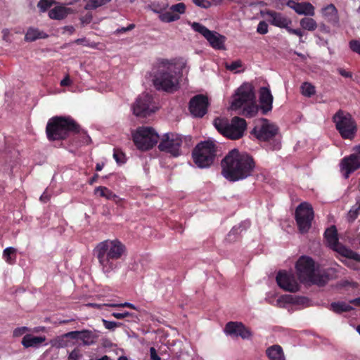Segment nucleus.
<instances>
[{
	"label": "nucleus",
	"instance_id": "obj_1",
	"mask_svg": "<svg viewBox=\"0 0 360 360\" xmlns=\"http://www.w3.org/2000/svg\"><path fill=\"white\" fill-rule=\"evenodd\" d=\"M126 251V246L119 240L108 239L98 243L93 252L102 272L109 276L121 266L120 259Z\"/></svg>",
	"mask_w": 360,
	"mask_h": 360
},
{
	"label": "nucleus",
	"instance_id": "obj_2",
	"mask_svg": "<svg viewBox=\"0 0 360 360\" xmlns=\"http://www.w3.org/2000/svg\"><path fill=\"white\" fill-rule=\"evenodd\" d=\"M255 166L251 156L233 149L221 161L222 174L231 181L244 179L252 174Z\"/></svg>",
	"mask_w": 360,
	"mask_h": 360
},
{
	"label": "nucleus",
	"instance_id": "obj_3",
	"mask_svg": "<svg viewBox=\"0 0 360 360\" xmlns=\"http://www.w3.org/2000/svg\"><path fill=\"white\" fill-rule=\"evenodd\" d=\"M153 83L158 91L173 93L179 88L175 65L168 60H158L152 68Z\"/></svg>",
	"mask_w": 360,
	"mask_h": 360
},
{
	"label": "nucleus",
	"instance_id": "obj_4",
	"mask_svg": "<svg viewBox=\"0 0 360 360\" xmlns=\"http://www.w3.org/2000/svg\"><path fill=\"white\" fill-rule=\"evenodd\" d=\"M79 124L70 116H54L49 120L46 134L50 141L65 140L79 132Z\"/></svg>",
	"mask_w": 360,
	"mask_h": 360
},
{
	"label": "nucleus",
	"instance_id": "obj_5",
	"mask_svg": "<svg viewBox=\"0 0 360 360\" xmlns=\"http://www.w3.org/2000/svg\"><path fill=\"white\" fill-rule=\"evenodd\" d=\"M214 126L224 136L231 139H238L243 136L247 124L243 118L234 117L230 123L227 119L216 118Z\"/></svg>",
	"mask_w": 360,
	"mask_h": 360
},
{
	"label": "nucleus",
	"instance_id": "obj_6",
	"mask_svg": "<svg viewBox=\"0 0 360 360\" xmlns=\"http://www.w3.org/2000/svg\"><path fill=\"white\" fill-rule=\"evenodd\" d=\"M215 156L216 146L211 141L198 143L193 150V161L200 168L210 167L213 163Z\"/></svg>",
	"mask_w": 360,
	"mask_h": 360
},
{
	"label": "nucleus",
	"instance_id": "obj_7",
	"mask_svg": "<svg viewBox=\"0 0 360 360\" xmlns=\"http://www.w3.org/2000/svg\"><path fill=\"white\" fill-rule=\"evenodd\" d=\"M333 120L342 138H354L356 132V124L349 113L340 110L334 115Z\"/></svg>",
	"mask_w": 360,
	"mask_h": 360
},
{
	"label": "nucleus",
	"instance_id": "obj_8",
	"mask_svg": "<svg viewBox=\"0 0 360 360\" xmlns=\"http://www.w3.org/2000/svg\"><path fill=\"white\" fill-rule=\"evenodd\" d=\"M324 235L328 245L338 254L347 259L360 262V255L346 248L338 242L337 229L335 226L327 229Z\"/></svg>",
	"mask_w": 360,
	"mask_h": 360
},
{
	"label": "nucleus",
	"instance_id": "obj_9",
	"mask_svg": "<svg viewBox=\"0 0 360 360\" xmlns=\"http://www.w3.org/2000/svg\"><path fill=\"white\" fill-rule=\"evenodd\" d=\"M159 136L151 127L136 128V149L142 151L151 149L158 141Z\"/></svg>",
	"mask_w": 360,
	"mask_h": 360
},
{
	"label": "nucleus",
	"instance_id": "obj_10",
	"mask_svg": "<svg viewBox=\"0 0 360 360\" xmlns=\"http://www.w3.org/2000/svg\"><path fill=\"white\" fill-rule=\"evenodd\" d=\"M181 144L182 138L181 135L167 133L162 136L158 148L162 152H165L174 157H177L181 155Z\"/></svg>",
	"mask_w": 360,
	"mask_h": 360
},
{
	"label": "nucleus",
	"instance_id": "obj_11",
	"mask_svg": "<svg viewBox=\"0 0 360 360\" xmlns=\"http://www.w3.org/2000/svg\"><path fill=\"white\" fill-rule=\"evenodd\" d=\"M295 218L300 231L302 233H307L311 228L314 219L311 205L307 202L301 203L296 209Z\"/></svg>",
	"mask_w": 360,
	"mask_h": 360
},
{
	"label": "nucleus",
	"instance_id": "obj_12",
	"mask_svg": "<svg viewBox=\"0 0 360 360\" xmlns=\"http://www.w3.org/2000/svg\"><path fill=\"white\" fill-rule=\"evenodd\" d=\"M255 99L253 86L248 83L241 85L233 96L231 108L238 110L242 106L252 103Z\"/></svg>",
	"mask_w": 360,
	"mask_h": 360
},
{
	"label": "nucleus",
	"instance_id": "obj_13",
	"mask_svg": "<svg viewBox=\"0 0 360 360\" xmlns=\"http://www.w3.org/2000/svg\"><path fill=\"white\" fill-rule=\"evenodd\" d=\"M98 338V335L92 330H83L71 331L58 337V347H63L66 346V344L64 342V338L80 340L84 345L89 346L95 344Z\"/></svg>",
	"mask_w": 360,
	"mask_h": 360
},
{
	"label": "nucleus",
	"instance_id": "obj_14",
	"mask_svg": "<svg viewBox=\"0 0 360 360\" xmlns=\"http://www.w3.org/2000/svg\"><path fill=\"white\" fill-rule=\"evenodd\" d=\"M278 127L269 122L266 119H260L254 127L252 133L260 141H267L274 138L278 133Z\"/></svg>",
	"mask_w": 360,
	"mask_h": 360
},
{
	"label": "nucleus",
	"instance_id": "obj_15",
	"mask_svg": "<svg viewBox=\"0 0 360 360\" xmlns=\"http://www.w3.org/2000/svg\"><path fill=\"white\" fill-rule=\"evenodd\" d=\"M157 109L151 95L146 94L141 96L136 102V120L148 118Z\"/></svg>",
	"mask_w": 360,
	"mask_h": 360
},
{
	"label": "nucleus",
	"instance_id": "obj_16",
	"mask_svg": "<svg viewBox=\"0 0 360 360\" xmlns=\"http://www.w3.org/2000/svg\"><path fill=\"white\" fill-rule=\"evenodd\" d=\"M298 278L301 282L308 281L315 271L314 262L309 257H301L296 264Z\"/></svg>",
	"mask_w": 360,
	"mask_h": 360
},
{
	"label": "nucleus",
	"instance_id": "obj_17",
	"mask_svg": "<svg viewBox=\"0 0 360 360\" xmlns=\"http://www.w3.org/2000/svg\"><path fill=\"white\" fill-rule=\"evenodd\" d=\"M278 286L283 290L295 292L299 290L300 285L294 275L286 271H279L276 278Z\"/></svg>",
	"mask_w": 360,
	"mask_h": 360
},
{
	"label": "nucleus",
	"instance_id": "obj_18",
	"mask_svg": "<svg viewBox=\"0 0 360 360\" xmlns=\"http://www.w3.org/2000/svg\"><path fill=\"white\" fill-rule=\"evenodd\" d=\"M207 98L202 94L193 97L189 102V110L194 117H202L207 112Z\"/></svg>",
	"mask_w": 360,
	"mask_h": 360
},
{
	"label": "nucleus",
	"instance_id": "obj_19",
	"mask_svg": "<svg viewBox=\"0 0 360 360\" xmlns=\"http://www.w3.org/2000/svg\"><path fill=\"white\" fill-rule=\"evenodd\" d=\"M340 169L345 179H348L351 174L360 169V158L353 153L345 157L340 163Z\"/></svg>",
	"mask_w": 360,
	"mask_h": 360
},
{
	"label": "nucleus",
	"instance_id": "obj_20",
	"mask_svg": "<svg viewBox=\"0 0 360 360\" xmlns=\"http://www.w3.org/2000/svg\"><path fill=\"white\" fill-rule=\"evenodd\" d=\"M224 331L228 335L240 336L243 339H248L251 336V332L240 322H229L225 326Z\"/></svg>",
	"mask_w": 360,
	"mask_h": 360
},
{
	"label": "nucleus",
	"instance_id": "obj_21",
	"mask_svg": "<svg viewBox=\"0 0 360 360\" xmlns=\"http://www.w3.org/2000/svg\"><path fill=\"white\" fill-rule=\"evenodd\" d=\"M265 15L267 16V20L276 27L287 29L288 25L292 24V20L281 13L266 11Z\"/></svg>",
	"mask_w": 360,
	"mask_h": 360
},
{
	"label": "nucleus",
	"instance_id": "obj_22",
	"mask_svg": "<svg viewBox=\"0 0 360 360\" xmlns=\"http://www.w3.org/2000/svg\"><path fill=\"white\" fill-rule=\"evenodd\" d=\"M286 5L299 15L308 16H314L315 15V8L309 2L298 3L293 0H288Z\"/></svg>",
	"mask_w": 360,
	"mask_h": 360
},
{
	"label": "nucleus",
	"instance_id": "obj_23",
	"mask_svg": "<svg viewBox=\"0 0 360 360\" xmlns=\"http://www.w3.org/2000/svg\"><path fill=\"white\" fill-rule=\"evenodd\" d=\"M260 108L263 114H266L272 109L273 96L266 87H262L259 91Z\"/></svg>",
	"mask_w": 360,
	"mask_h": 360
},
{
	"label": "nucleus",
	"instance_id": "obj_24",
	"mask_svg": "<svg viewBox=\"0 0 360 360\" xmlns=\"http://www.w3.org/2000/svg\"><path fill=\"white\" fill-rule=\"evenodd\" d=\"M321 13L326 21L333 26L339 25V15L336 7L330 4L321 9Z\"/></svg>",
	"mask_w": 360,
	"mask_h": 360
},
{
	"label": "nucleus",
	"instance_id": "obj_25",
	"mask_svg": "<svg viewBox=\"0 0 360 360\" xmlns=\"http://www.w3.org/2000/svg\"><path fill=\"white\" fill-rule=\"evenodd\" d=\"M45 336H34L32 334L25 335L22 339V345L25 348L39 347L46 340Z\"/></svg>",
	"mask_w": 360,
	"mask_h": 360
},
{
	"label": "nucleus",
	"instance_id": "obj_26",
	"mask_svg": "<svg viewBox=\"0 0 360 360\" xmlns=\"http://www.w3.org/2000/svg\"><path fill=\"white\" fill-rule=\"evenodd\" d=\"M215 49H224L225 37L217 32L210 31V34L205 38Z\"/></svg>",
	"mask_w": 360,
	"mask_h": 360
},
{
	"label": "nucleus",
	"instance_id": "obj_27",
	"mask_svg": "<svg viewBox=\"0 0 360 360\" xmlns=\"http://www.w3.org/2000/svg\"><path fill=\"white\" fill-rule=\"evenodd\" d=\"M71 12L72 9L70 8L57 6L49 11V16L51 19L60 20L65 18Z\"/></svg>",
	"mask_w": 360,
	"mask_h": 360
},
{
	"label": "nucleus",
	"instance_id": "obj_28",
	"mask_svg": "<svg viewBox=\"0 0 360 360\" xmlns=\"http://www.w3.org/2000/svg\"><path fill=\"white\" fill-rule=\"evenodd\" d=\"M248 226L249 223L248 222H243L237 226H233L228 233L226 240L229 243H233L236 241L240 238V233L243 231L246 230Z\"/></svg>",
	"mask_w": 360,
	"mask_h": 360
},
{
	"label": "nucleus",
	"instance_id": "obj_29",
	"mask_svg": "<svg viewBox=\"0 0 360 360\" xmlns=\"http://www.w3.org/2000/svg\"><path fill=\"white\" fill-rule=\"evenodd\" d=\"M49 35L38 28L30 27L25 36V39L27 41H34L39 39H46Z\"/></svg>",
	"mask_w": 360,
	"mask_h": 360
},
{
	"label": "nucleus",
	"instance_id": "obj_30",
	"mask_svg": "<svg viewBox=\"0 0 360 360\" xmlns=\"http://www.w3.org/2000/svg\"><path fill=\"white\" fill-rule=\"evenodd\" d=\"M266 354L271 360H285L283 349L279 345H274L266 350Z\"/></svg>",
	"mask_w": 360,
	"mask_h": 360
},
{
	"label": "nucleus",
	"instance_id": "obj_31",
	"mask_svg": "<svg viewBox=\"0 0 360 360\" xmlns=\"http://www.w3.org/2000/svg\"><path fill=\"white\" fill-rule=\"evenodd\" d=\"M16 252L17 250L13 247L6 248L3 251V258L4 260L11 265L16 262Z\"/></svg>",
	"mask_w": 360,
	"mask_h": 360
},
{
	"label": "nucleus",
	"instance_id": "obj_32",
	"mask_svg": "<svg viewBox=\"0 0 360 360\" xmlns=\"http://www.w3.org/2000/svg\"><path fill=\"white\" fill-rule=\"evenodd\" d=\"M330 309L335 313L340 314L342 312L349 311L353 309V307L345 302H337L330 304Z\"/></svg>",
	"mask_w": 360,
	"mask_h": 360
},
{
	"label": "nucleus",
	"instance_id": "obj_33",
	"mask_svg": "<svg viewBox=\"0 0 360 360\" xmlns=\"http://www.w3.org/2000/svg\"><path fill=\"white\" fill-rule=\"evenodd\" d=\"M300 25L302 29L308 31H314L318 25L315 20L311 18H303L300 21Z\"/></svg>",
	"mask_w": 360,
	"mask_h": 360
},
{
	"label": "nucleus",
	"instance_id": "obj_34",
	"mask_svg": "<svg viewBox=\"0 0 360 360\" xmlns=\"http://www.w3.org/2000/svg\"><path fill=\"white\" fill-rule=\"evenodd\" d=\"M328 278L327 276L316 274V272L314 271L313 275L311 276L310 278H309L307 283L309 282L313 284H316L319 286H323L328 282Z\"/></svg>",
	"mask_w": 360,
	"mask_h": 360
},
{
	"label": "nucleus",
	"instance_id": "obj_35",
	"mask_svg": "<svg viewBox=\"0 0 360 360\" xmlns=\"http://www.w3.org/2000/svg\"><path fill=\"white\" fill-rule=\"evenodd\" d=\"M159 18L161 21L165 22H171L176 21L179 19H180V16L179 15V14L173 13L170 9L169 11L161 13L159 15Z\"/></svg>",
	"mask_w": 360,
	"mask_h": 360
},
{
	"label": "nucleus",
	"instance_id": "obj_36",
	"mask_svg": "<svg viewBox=\"0 0 360 360\" xmlns=\"http://www.w3.org/2000/svg\"><path fill=\"white\" fill-rule=\"evenodd\" d=\"M73 136H77V138H79V141L76 143L77 146L88 145L91 141V137L87 134L86 131H82L81 129H79V132L75 133Z\"/></svg>",
	"mask_w": 360,
	"mask_h": 360
},
{
	"label": "nucleus",
	"instance_id": "obj_37",
	"mask_svg": "<svg viewBox=\"0 0 360 360\" xmlns=\"http://www.w3.org/2000/svg\"><path fill=\"white\" fill-rule=\"evenodd\" d=\"M95 194H99L100 196L104 197L107 199H112L115 194L108 188L105 186H98L94 190Z\"/></svg>",
	"mask_w": 360,
	"mask_h": 360
},
{
	"label": "nucleus",
	"instance_id": "obj_38",
	"mask_svg": "<svg viewBox=\"0 0 360 360\" xmlns=\"http://www.w3.org/2000/svg\"><path fill=\"white\" fill-rule=\"evenodd\" d=\"M191 26L194 31L201 34L205 38L210 34V30L199 22H193L191 23Z\"/></svg>",
	"mask_w": 360,
	"mask_h": 360
},
{
	"label": "nucleus",
	"instance_id": "obj_39",
	"mask_svg": "<svg viewBox=\"0 0 360 360\" xmlns=\"http://www.w3.org/2000/svg\"><path fill=\"white\" fill-rule=\"evenodd\" d=\"M302 94L307 97H311L315 94V87L308 82H304L301 86Z\"/></svg>",
	"mask_w": 360,
	"mask_h": 360
},
{
	"label": "nucleus",
	"instance_id": "obj_40",
	"mask_svg": "<svg viewBox=\"0 0 360 360\" xmlns=\"http://www.w3.org/2000/svg\"><path fill=\"white\" fill-rule=\"evenodd\" d=\"M110 1L111 0H89V1L85 5L84 8L86 10L96 9Z\"/></svg>",
	"mask_w": 360,
	"mask_h": 360
},
{
	"label": "nucleus",
	"instance_id": "obj_41",
	"mask_svg": "<svg viewBox=\"0 0 360 360\" xmlns=\"http://www.w3.org/2000/svg\"><path fill=\"white\" fill-rule=\"evenodd\" d=\"M257 112V106L256 105L255 101L250 104L245 105L243 110V115L247 117H252Z\"/></svg>",
	"mask_w": 360,
	"mask_h": 360
},
{
	"label": "nucleus",
	"instance_id": "obj_42",
	"mask_svg": "<svg viewBox=\"0 0 360 360\" xmlns=\"http://www.w3.org/2000/svg\"><path fill=\"white\" fill-rule=\"evenodd\" d=\"M53 4H55L53 0H39L37 4V7L41 12L44 13L50 8Z\"/></svg>",
	"mask_w": 360,
	"mask_h": 360
},
{
	"label": "nucleus",
	"instance_id": "obj_43",
	"mask_svg": "<svg viewBox=\"0 0 360 360\" xmlns=\"http://www.w3.org/2000/svg\"><path fill=\"white\" fill-rule=\"evenodd\" d=\"M186 5L184 3H178L176 4L172 5L170 7V10L172 11L173 13L179 14L180 16L181 14H184L186 11Z\"/></svg>",
	"mask_w": 360,
	"mask_h": 360
},
{
	"label": "nucleus",
	"instance_id": "obj_44",
	"mask_svg": "<svg viewBox=\"0 0 360 360\" xmlns=\"http://www.w3.org/2000/svg\"><path fill=\"white\" fill-rule=\"evenodd\" d=\"M242 67V62L240 60L233 61L231 63H225V68L230 71H236L239 68Z\"/></svg>",
	"mask_w": 360,
	"mask_h": 360
},
{
	"label": "nucleus",
	"instance_id": "obj_45",
	"mask_svg": "<svg viewBox=\"0 0 360 360\" xmlns=\"http://www.w3.org/2000/svg\"><path fill=\"white\" fill-rule=\"evenodd\" d=\"M113 158L117 163L124 162V154L119 149H114Z\"/></svg>",
	"mask_w": 360,
	"mask_h": 360
},
{
	"label": "nucleus",
	"instance_id": "obj_46",
	"mask_svg": "<svg viewBox=\"0 0 360 360\" xmlns=\"http://www.w3.org/2000/svg\"><path fill=\"white\" fill-rule=\"evenodd\" d=\"M192 1L195 6L202 8H209L212 6L211 2L207 0H192Z\"/></svg>",
	"mask_w": 360,
	"mask_h": 360
},
{
	"label": "nucleus",
	"instance_id": "obj_47",
	"mask_svg": "<svg viewBox=\"0 0 360 360\" xmlns=\"http://www.w3.org/2000/svg\"><path fill=\"white\" fill-rule=\"evenodd\" d=\"M257 32L261 34H265L268 32V25L264 21H261L258 24Z\"/></svg>",
	"mask_w": 360,
	"mask_h": 360
},
{
	"label": "nucleus",
	"instance_id": "obj_48",
	"mask_svg": "<svg viewBox=\"0 0 360 360\" xmlns=\"http://www.w3.org/2000/svg\"><path fill=\"white\" fill-rule=\"evenodd\" d=\"M350 49L360 55V40H352L349 41Z\"/></svg>",
	"mask_w": 360,
	"mask_h": 360
},
{
	"label": "nucleus",
	"instance_id": "obj_49",
	"mask_svg": "<svg viewBox=\"0 0 360 360\" xmlns=\"http://www.w3.org/2000/svg\"><path fill=\"white\" fill-rule=\"evenodd\" d=\"M359 214H360V211L357 210V206L353 207L348 213L349 221H353L357 217Z\"/></svg>",
	"mask_w": 360,
	"mask_h": 360
},
{
	"label": "nucleus",
	"instance_id": "obj_50",
	"mask_svg": "<svg viewBox=\"0 0 360 360\" xmlns=\"http://www.w3.org/2000/svg\"><path fill=\"white\" fill-rule=\"evenodd\" d=\"M28 330H29L28 328H27L25 326L16 328L13 332V335L14 337H20V336L22 335L23 334H25Z\"/></svg>",
	"mask_w": 360,
	"mask_h": 360
},
{
	"label": "nucleus",
	"instance_id": "obj_51",
	"mask_svg": "<svg viewBox=\"0 0 360 360\" xmlns=\"http://www.w3.org/2000/svg\"><path fill=\"white\" fill-rule=\"evenodd\" d=\"M103 322L105 328L108 330H114L118 326L117 323L115 321H110L103 319Z\"/></svg>",
	"mask_w": 360,
	"mask_h": 360
},
{
	"label": "nucleus",
	"instance_id": "obj_52",
	"mask_svg": "<svg viewBox=\"0 0 360 360\" xmlns=\"http://www.w3.org/2000/svg\"><path fill=\"white\" fill-rule=\"evenodd\" d=\"M81 356L79 350L78 349H73L69 354L68 360H78Z\"/></svg>",
	"mask_w": 360,
	"mask_h": 360
},
{
	"label": "nucleus",
	"instance_id": "obj_53",
	"mask_svg": "<svg viewBox=\"0 0 360 360\" xmlns=\"http://www.w3.org/2000/svg\"><path fill=\"white\" fill-rule=\"evenodd\" d=\"M107 305L108 307H130L131 309H135V305H134L133 304L129 303V302H124V303H122V304L112 303V304H107Z\"/></svg>",
	"mask_w": 360,
	"mask_h": 360
},
{
	"label": "nucleus",
	"instance_id": "obj_54",
	"mask_svg": "<svg viewBox=\"0 0 360 360\" xmlns=\"http://www.w3.org/2000/svg\"><path fill=\"white\" fill-rule=\"evenodd\" d=\"M150 357L151 360H161L158 352L154 347L150 349Z\"/></svg>",
	"mask_w": 360,
	"mask_h": 360
},
{
	"label": "nucleus",
	"instance_id": "obj_55",
	"mask_svg": "<svg viewBox=\"0 0 360 360\" xmlns=\"http://www.w3.org/2000/svg\"><path fill=\"white\" fill-rule=\"evenodd\" d=\"M286 30L292 34H295L300 38L303 36V32L300 29H292L289 26L287 27Z\"/></svg>",
	"mask_w": 360,
	"mask_h": 360
},
{
	"label": "nucleus",
	"instance_id": "obj_56",
	"mask_svg": "<svg viewBox=\"0 0 360 360\" xmlns=\"http://www.w3.org/2000/svg\"><path fill=\"white\" fill-rule=\"evenodd\" d=\"M134 26H135L134 24H130V25H129L126 27L118 28L115 31V33L117 34L124 33L127 31H129V30H133L134 28Z\"/></svg>",
	"mask_w": 360,
	"mask_h": 360
},
{
	"label": "nucleus",
	"instance_id": "obj_57",
	"mask_svg": "<svg viewBox=\"0 0 360 360\" xmlns=\"http://www.w3.org/2000/svg\"><path fill=\"white\" fill-rule=\"evenodd\" d=\"M129 314H129V312L125 311V312H123V313L114 312V313H112V315L115 318H116V319H124V318H125V317L129 316Z\"/></svg>",
	"mask_w": 360,
	"mask_h": 360
},
{
	"label": "nucleus",
	"instance_id": "obj_58",
	"mask_svg": "<svg viewBox=\"0 0 360 360\" xmlns=\"http://www.w3.org/2000/svg\"><path fill=\"white\" fill-rule=\"evenodd\" d=\"M71 84V80L70 79L69 75H66L61 81L60 86H68Z\"/></svg>",
	"mask_w": 360,
	"mask_h": 360
},
{
	"label": "nucleus",
	"instance_id": "obj_59",
	"mask_svg": "<svg viewBox=\"0 0 360 360\" xmlns=\"http://www.w3.org/2000/svg\"><path fill=\"white\" fill-rule=\"evenodd\" d=\"M338 71L340 73V75H341L344 77L350 78L352 76V73L350 72H347V71H346L345 70H344L342 68H339L338 70Z\"/></svg>",
	"mask_w": 360,
	"mask_h": 360
},
{
	"label": "nucleus",
	"instance_id": "obj_60",
	"mask_svg": "<svg viewBox=\"0 0 360 360\" xmlns=\"http://www.w3.org/2000/svg\"><path fill=\"white\" fill-rule=\"evenodd\" d=\"M98 177H99V175L98 174H95L91 179H89L88 183L90 185H93L95 182L97 181Z\"/></svg>",
	"mask_w": 360,
	"mask_h": 360
},
{
	"label": "nucleus",
	"instance_id": "obj_61",
	"mask_svg": "<svg viewBox=\"0 0 360 360\" xmlns=\"http://www.w3.org/2000/svg\"><path fill=\"white\" fill-rule=\"evenodd\" d=\"M319 27L321 31L323 32L328 33L330 32L328 27H327L324 23H320Z\"/></svg>",
	"mask_w": 360,
	"mask_h": 360
},
{
	"label": "nucleus",
	"instance_id": "obj_62",
	"mask_svg": "<svg viewBox=\"0 0 360 360\" xmlns=\"http://www.w3.org/2000/svg\"><path fill=\"white\" fill-rule=\"evenodd\" d=\"M353 150L354 151L353 154L360 158V145L354 146Z\"/></svg>",
	"mask_w": 360,
	"mask_h": 360
},
{
	"label": "nucleus",
	"instance_id": "obj_63",
	"mask_svg": "<svg viewBox=\"0 0 360 360\" xmlns=\"http://www.w3.org/2000/svg\"><path fill=\"white\" fill-rule=\"evenodd\" d=\"M106 304H96V303H89V304H88L89 306H90L91 307H94V308H97V309H101L102 306H107Z\"/></svg>",
	"mask_w": 360,
	"mask_h": 360
},
{
	"label": "nucleus",
	"instance_id": "obj_64",
	"mask_svg": "<svg viewBox=\"0 0 360 360\" xmlns=\"http://www.w3.org/2000/svg\"><path fill=\"white\" fill-rule=\"evenodd\" d=\"M351 303H353L357 306H360V297L352 300Z\"/></svg>",
	"mask_w": 360,
	"mask_h": 360
}]
</instances>
